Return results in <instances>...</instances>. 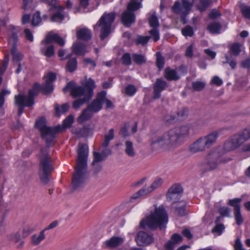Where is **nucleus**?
Instances as JSON below:
<instances>
[{
  "mask_svg": "<svg viewBox=\"0 0 250 250\" xmlns=\"http://www.w3.org/2000/svg\"><path fill=\"white\" fill-rule=\"evenodd\" d=\"M189 130L188 125L172 128L162 135L153 137L151 146L157 145L168 150H173L182 144L184 138L188 134Z\"/></svg>",
  "mask_w": 250,
  "mask_h": 250,
  "instance_id": "1",
  "label": "nucleus"
},
{
  "mask_svg": "<svg viewBox=\"0 0 250 250\" xmlns=\"http://www.w3.org/2000/svg\"><path fill=\"white\" fill-rule=\"evenodd\" d=\"M45 82L42 86L38 83H35L32 88L29 90L28 96L20 94L15 96V103L19 107V116H21L23 113L25 106L29 107L34 104V97L37 95L41 89L45 94L53 91L52 83L56 79V74L52 72L49 73L45 76Z\"/></svg>",
  "mask_w": 250,
  "mask_h": 250,
  "instance_id": "2",
  "label": "nucleus"
},
{
  "mask_svg": "<svg viewBox=\"0 0 250 250\" xmlns=\"http://www.w3.org/2000/svg\"><path fill=\"white\" fill-rule=\"evenodd\" d=\"M88 146L79 144L78 150L77 165L72 178V185L76 189L82 187L87 179V159Z\"/></svg>",
  "mask_w": 250,
  "mask_h": 250,
  "instance_id": "3",
  "label": "nucleus"
},
{
  "mask_svg": "<svg viewBox=\"0 0 250 250\" xmlns=\"http://www.w3.org/2000/svg\"><path fill=\"white\" fill-rule=\"evenodd\" d=\"M168 221V215L163 206L155 207L154 211L146 215L140 222V227L142 229L148 228L154 229L159 228L161 229L166 228Z\"/></svg>",
  "mask_w": 250,
  "mask_h": 250,
  "instance_id": "4",
  "label": "nucleus"
},
{
  "mask_svg": "<svg viewBox=\"0 0 250 250\" xmlns=\"http://www.w3.org/2000/svg\"><path fill=\"white\" fill-rule=\"evenodd\" d=\"M73 122L74 116L71 114L64 120L63 126L59 125L55 128H52L46 125L44 118L41 117L37 120L35 126L40 131L42 138L45 140L48 146H50L53 143L57 132L62 131L63 128L69 127Z\"/></svg>",
  "mask_w": 250,
  "mask_h": 250,
  "instance_id": "5",
  "label": "nucleus"
},
{
  "mask_svg": "<svg viewBox=\"0 0 250 250\" xmlns=\"http://www.w3.org/2000/svg\"><path fill=\"white\" fill-rule=\"evenodd\" d=\"M106 95V93L104 91L97 94L96 98L83 109L82 114L78 118L77 122L79 124H83L89 120L93 117L94 113L98 112L102 109Z\"/></svg>",
  "mask_w": 250,
  "mask_h": 250,
  "instance_id": "6",
  "label": "nucleus"
},
{
  "mask_svg": "<svg viewBox=\"0 0 250 250\" xmlns=\"http://www.w3.org/2000/svg\"><path fill=\"white\" fill-rule=\"evenodd\" d=\"M226 161L221 157L217 150H213L207 154L204 162L200 165V170L202 172L211 171L217 169L220 164Z\"/></svg>",
  "mask_w": 250,
  "mask_h": 250,
  "instance_id": "7",
  "label": "nucleus"
},
{
  "mask_svg": "<svg viewBox=\"0 0 250 250\" xmlns=\"http://www.w3.org/2000/svg\"><path fill=\"white\" fill-rule=\"evenodd\" d=\"M52 170L51 158L47 154V149L46 148H42L41 149L39 175L41 181L44 184L48 182L49 175Z\"/></svg>",
  "mask_w": 250,
  "mask_h": 250,
  "instance_id": "8",
  "label": "nucleus"
},
{
  "mask_svg": "<svg viewBox=\"0 0 250 250\" xmlns=\"http://www.w3.org/2000/svg\"><path fill=\"white\" fill-rule=\"evenodd\" d=\"M115 18V14L113 13H104L100 18L97 23L94 26L95 30L97 27H100V39L104 40L110 34L112 23Z\"/></svg>",
  "mask_w": 250,
  "mask_h": 250,
  "instance_id": "9",
  "label": "nucleus"
},
{
  "mask_svg": "<svg viewBox=\"0 0 250 250\" xmlns=\"http://www.w3.org/2000/svg\"><path fill=\"white\" fill-rule=\"evenodd\" d=\"M56 42L61 46L64 45L65 42L63 39L57 34L48 35L44 41H42L41 47L42 52L47 57H52L54 54V46L49 43Z\"/></svg>",
  "mask_w": 250,
  "mask_h": 250,
  "instance_id": "10",
  "label": "nucleus"
},
{
  "mask_svg": "<svg viewBox=\"0 0 250 250\" xmlns=\"http://www.w3.org/2000/svg\"><path fill=\"white\" fill-rule=\"evenodd\" d=\"M143 0H130L128 3L127 7V11H125L122 15V21L123 24L129 27L130 25L135 22V16L132 12L142 7V3Z\"/></svg>",
  "mask_w": 250,
  "mask_h": 250,
  "instance_id": "11",
  "label": "nucleus"
},
{
  "mask_svg": "<svg viewBox=\"0 0 250 250\" xmlns=\"http://www.w3.org/2000/svg\"><path fill=\"white\" fill-rule=\"evenodd\" d=\"M163 183V180L161 178H156L150 186L145 187L134 193L130 198L131 202H133L134 200L137 199L140 197L146 196L156 190L161 186Z\"/></svg>",
  "mask_w": 250,
  "mask_h": 250,
  "instance_id": "12",
  "label": "nucleus"
},
{
  "mask_svg": "<svg viewBox=\"0 0 250 250\" xmlns=\"http://www.w3.org/2000/svg\"><path fill=\"white\" fill-rule=\"evenodd\" d=\"M69 90L71 95L74 98H84L86 97L91 98L90 96L91 90L87 91L86 89L81 86H75L73 82H69L65 87L63 89L64 93Z\"/></svg>",
  "mask_w": 250,
  "mask_h": 250,
  "instance_id": "13",
  "label": "nucleus"
},
{
  "mask_svg": "<svg viewBox=\"0 0 250 250\" xmlns=\"http://www.w3.org/2000/svg\"><path fill=\"white\" fill-rule=\"evenodd\" d=\"M187 67L184 65L176 69L167 67L165 70V77L168 81H177L187 73Z\"/></svg>",
  "mask_w": 250,
  "mask_h": 250,
  "instance_id": "14",
  "label": "nucleus"
},
{
  "mask_svg": "<svg viewBox=\"0 0 250 250\" xmlns=\"http://www.w3.org/2000/svg\"><path fill=\"white\" fill-rule=\"evenodd\" d=\"M182 192L183 188L181 185L178 184L173 185L167 191L166 194L167 201L172 204L176 203L180 199Z\"/></svg>",
  "mask_w": 250,
  "mask_h": 250,
  "instance_id": "15",
  "label": "nucleus"
},
{
  "mask_svg": "<svg viewBox=\"0 0 250 250\" xmlns=\"http://www.w3.org/2000/svg\"><path fill=\"white\" fill-rule=\"evenodd\" d=\"M136 241L139 246H146L153 242V238L146 232L141 231L137 233Z\"/></svg>",
  "mask_w": 250,
  "mask_h": 250,
  "instance_id": "16",
  "label": "nucleus"
},
{
  "mask_svg": "<svg viewBox=\"0 0 250 250\" xmlns=\"http://www.w3.org/2000/svg\"><path fill=\"white\" fill-rule=\"evenodd\" d=\"M167 87V83L162 79H158L154 84L153 99H159L161 92Z\"/></svg>",
  "mask_w": 250,
  "mask_h": 250,
  "instance_id": "17",
  "label": "nucleus"
},
{
  "mask_svg": "<svg viewBox=\"0 0 250 250\" xmlns=\"http://www.w3.org/2000/svg\"><path fill=\"white\" fill-rule=\"evenodd\" d=\"M63 9L64 7L60 5L52 7L49 10L54 11L55 13L51 17V21L62 23L64 19V16L62 13Z\"/></svg>",
  "mask_w": 250,
  "mask_h": 250,
  "instance_id": "18",
  "label": "nucleus"
},
{
  "mask_svg": "<svg viewBox=\"0 0 250 250\" xmlns=\"http://www.w3.org/2000/svg\"><path fill=\"white\" fill-rule=\"evenodd\" d=\"M233 135L241 146L250 139V127L245 128Z\"/></svg>",
  "mask_w": 250,
  "mask_h": 250,
  "instance_id": "19",
  "label": "nucleus"
},
{
  "mask_svg": "<svg viewBox=\"0 0 250 250\" xmlns=\"http://www.w3.org/2000/svg\"><path fill=\"white\" fill-rule=\"evenodd\" d=\"M189 150L191 152L196 153L200 151H203L207 148L204 140L200 138L197 140L189 146Z\"/></svg>",
  "mask_w": 250,
  "mask_h": 250,
  "instance_id": "20",
  "label": "nucleus"
},
{
  "mask_svg": "<svg viewBox=\"0 0 250 250\" xmlns=\"http://www.w3.org/2000/svg\"><path fill=\"white\" fill-rule=\"evenodd\" d=\"M124 238L121 237L113 236L104 242L106 247L114 248L122 245L124 242Z\"/></svg>",
  "mask_w": 250,
  "mask_h": 250,
  "instance_id": "21",
  "label": "nucleus"
},
{
  "mask_svg": "<svg viewBox=\"0 0 250 250\" xmlns=\"http://www.w3.org/2000/svg\"><path fill=\"white\" fill-rule=\"evenodd\" d=\"M218 136L219 134L218 131H214L204 136V137H202L204 140L207 148H209L216 142Z\"/></svg>",
  "mask_w": 250,
  "mask_h": 250,
  "instance_id": "22",
  "label": "nucleus"
},
{
  "mask_svg": "<svg viewBox=\"0 0 250 250\" xmlns=\"http://www.w3.org/2000/svg\"><path fill=\"white\" fill-rule=\"evenodd\" d=\"M234 135L231 136L224 145V149L226 151H232L241 146Z\"/></svg>",
  "mask_w": 250,
  "mask_h": 250,
  "instance_id": "23",
  "label": "nucleus"
},
{
  "mask_svg": "<svg viewBox=\"0 0 250 250\" xmlns=\"http://www.w3.org/2000/svg\"><path fill=\"white\" fill-rule=\"evenodd\" d=\"M72 51L77 55H83L88 52L86 50V46L80 42H76L73 44Z\"/></svg>",
  "mask_w": 250,
  "mask_h": 250,
  "instance_id": "24",
  "label": "nucleus"
},
{
  "mask_svg": "<svg viewBox=\"0 0 250 250\" xmlns=\"http://www.w3.org/2000/svg\"><path fill=\"white\" fill-rule=\"evenodd\" d=\"M182 240V236L178 234H174L171 236V240L169 241L165 245V248L168 250H173L176 244H177Z\"/></svg>",
  "mask_w": 250,
  "mask_h": 250,
  "instance_id": "25",
  "label": "nucleus"
},
{
  "mask_svg": "<svg viewBox=\"0 0 250 250\" xmlns=\"http://www.w3.org/2000/svg\"><path fill=\"white\" fill-rule=\"evenodd\" d=\"M77 36L78 39L88 41L91 38V32L87 28H82L77 31Z\"/></svg>",
  "mask_w": 250,
  "mask_h": 250,
  "instance_id": "26",
  "label": "nucleus"
},
{
  "mask_svg": "<svg viewBox=\"0 0 250 250\" xmlns=\"http://www.w3.org/2000/svg\"><path fill=\"white\" fill-rule=\"evenodd\" d=\"M74 132L79 137H88L92 135L93 129L88 126H85L82 128L76 129Z\"/></svg>",
  "mask_w": 250,
  "mask_h": 250,
  "instance_id": "27",
  "label": "nucleus"
},
{
  "mask_svg": "<svg viewBox=\"0 0 250 250\" xmlns=\"http://www.w3.org/2000/svg\"><path fill=\"white\" fill-rule=\"evenodd\" d=\"M124 151L128 157H134L136 155L133 144L131 141H126L125 143Z\"/></svg>",
  "mask_w": 250,
  "mask_h": 250,
  "instance_id": "28",
  "label": "nucleus"
},
{
  "mask_svg": "<svg viewBox=\"0 0 250 250\" xmlns=\"http://www.w3.org/2000/svg\"><path fill=\"white\" fill-rule=\"evenodd\" d=\"M45 238L44 230H42L40 233L33 234L31 237V242L32 245L37 246Z\"/></svg>",
  "mask_w": 250,
  "mask_h": 250,
  "instance_id": "29",
  "label": "nucleus"
},
{
  "mask_svg": "<svg viewBox=\"0 0 250 250\" xmlns=\"http://www.w3.org/2000/svg\"><path fill=\"white\" fill-rule=\"evenodd\" d=\"M10 93V91L6 89H3L0 93V118L4 114V109L2 107L5 101L4 96Z\"/></svg>",
  "mask_w": 250,
  "mask_h": 250,
  "instance_id": "30",
  "label": "nucleus"
},
{
  "mask_svg": "<svg viewBox=\"0 0 250 250\" xmlns=\"http://www.w3.org/2000/svg\"><path fill=\"white\" fill-rule=\"evenodd\" d=\"M242 201V198H235L228 200V204L233 208V211L241 209L240 203Z\"/></svg>",
  "mask_w": 250,
  "mask_h": 250,
  "instance_id": "31",
  "label": "nucleus"
},
{
  "mask_svg": "<svg viewBox=\"0 0 250 250\" xmlns=\"http://www.w3.org/2000/svg\"><path fill=\"white\" fill-rule=\"evenodd\" d=\"M186 202L184 201L179 202L176 207L175 211L179 216H183L187 214L185 207Z\"/></svg>",
  "mask_w": 250,
  "mask_h": 250,
  "instance_id": "32",
  "label": "nucleus"
},
{
  "mask_svg": "<svg viewBox=\"0 0 250 250\" xmlns=\"http://www.w3.org/2000/svg\"><path fill=\"white\" fill-rule=\"evenodd\" d=\"M221 28V25L219 22H213L208 25L207 28L210 33L215 34L219 33Z\"/></svg>",
  "mask_w": 250,
  "mask_h": 250,
  "instance_id": "33",
  "label": "nucleus"
},
{
  "mask_svg": "<svg viewBox=\"0 0 250 250\" xmlns=\"http://www.w3.org/2000/svg\"><path fill=\"white\" fill-rule=\"evenodd\" d=\"M77 66V61L76 59H69L66 66V70L70 72H73Z\"/></svg>",
  "mask_w": 250,
  "mask_h": 250,
  "instance_id": "34",
  "label": "nucleus"
},
{
  "mask_svg": "<svg viewBox=\"0 0 250 250\" xmlns=\"http://www.w3.org/2000/svg\"><path fill=\"white\" fill-rule=\"evenodd\" d=\"M91 98L86 97L84 98H79L73 102L72 106L74 109L79 108L83 104L89 100Z\"/></svg>",
  "mask_w": 250,
  "mask_h": 250,
  "instance_id": "35",
  "label": "nucleus"
},
{
  "mask_svg": "<svg viewBox=\"0 0 250 250\" xmlns=\"http://www.w3.org/2000/svg\"><path fill=\"white\" fill-rule=\"evenodd\" d=\"M188 115V109L186 108H181L178 109L176 113L178 120H183L186 119Z\"/></svg>",
  "mask_w": 250,
  "mask_h": 250,
  "instance_id": "36",
  "label": "nucleus"
},
{
  "mask_svg": "<svg viewBox=\"0 0 250 250\" xmlns=\"http://www.w3.org/2000/svg\"><path fill=\"white\" fill-rule=\"evenodd\" d=\"M11 53L13 55V61L14 62H19L22 59V55L20 53L17 52L16 47L15 45L12 46Z\"/></svg>",
  "mask_w": 250,
  "mask_h": 250,
  "instance_id": "37",
  "label": "nucleus"
},
{
  "mask_svg": "<svg viewBox=\"0 0 250 250\" xmlns=\"http://www.w3.org/2000/svg\"><path fill=\"white\" fill-rule=\"evenodd\" d=\"M182 35L186 38L191 37L194 35L193 28L189 25H187L181 30Z\"/></svg>",
  "mask_w": 250,
  "mask_h": 250,
  "instance_id": "38",
  "label": "nucleus"
},
{
  "mask_svg": "<svg viewBox=\"0 0 250 250\" xmlns=\"http://www.w3.org/2000/svg\"><path fill=\"white\" fill-rule=\"evenodd\" d=\"M218 212L223 217H230V208L227 206H222L218 209Z\"/></svg>",
  "mask_w": 250,
  "mask_h": 250,
  "instance_id": "39",
  "label": "nucleus"
},
{
  "mask_svg": "<svg viewBox=\"0 0 250 250\" xmlns=\"http://www.w3.org/2000/svg\"><path fill=\"white\" fill-rule=\"evenodd\" d=\"M211 3V0H200L197 8L201 12L206 10Z\"/></svg>",
  "mask_w": 250,
  "mask_h": 250,
  "instance_id": "40",
  "label": "nucleus"
},
{
  "mask_svg": "<svg viewBox=\"0 0 250 250\" xmlns=\"http://www.w3.org/2000/svg\"><path fill=\"white\" fill-rule=\"evenodd\" d=\"M192 6V3L187 0H182L183 14L186 15L188 14Z\"/></svg>",
  "mask_w": 250,
  "mask_h": 250,
  "instance_id": "41",
  "label": "nucleus"
},
{
  "mask_svg": "<svg viewBox=\"0 0 250 250\" xmlns=\"http://www.w3.org/2000/svg\"><path fill=\"white\" fill-rule=\"evenodd\" d=\"M84 86L87 91L91 90L90 96L92 97L93 89L95 87V82L92 79L89 78L85 82Z\"/></svg>",
  "mask_w": 250,
  "mask_h": 250,
  "instance_id": "42",
  "label": "nucleus"
},
{
  "mask_svg": "<svg viewBox=\"0 0 250 250\" xmlns=\"http://www.w3.org/2000/svg\"><path fill=\"white\" fill-rule=\"evenodd\" d=\"M132 59L137 64L140 65L145 63L146 62V59L144 55L137 54L132 55Z\"/></svg>",
  "mask_w": 250,
  "mask_h": 250,
  "instance_id": "43",
  "label": "nucleus"
},
{
  "mask_svg": "<svg viewBox=\"0 0 250 250\" xmlns=\"http://www.w3.org/2000/svg\"><path fill=\"white\" fill-rule=\"evenodd\" d=\"M69 108V105L68 104H65L61 106L56 105L55 107L56 114L59 116L61 114L64 113L68 110Z\"/></svg>",
  "mask_w": 250,
  "mask_h": 250,
  "instance_id": "44",
  "label": "nucleus"
},
{
  "mask_svg": "<svg viewBox=\"0 0 250 250\" xmlns=\"http://www.w3.org/2000/svg\"><path fill=\"white\" fill-rule=\"evenodd\" d=\"M137 88L132 84H128L125 89V93L129 96H133L137 92Z\"/></svg>",
  "mask_w": 250,
  "mask_h": 250,
  "instance_id": "45",
  "label": "nucleus"
},
{
  "mask_svg": "<svg viewBox=\"0 0 250 250\" xmlns=\"http://www.w3.org/2000/svg\"><path fill=\"white\" fill-rule=\"evenodd\" d=\"M240 46V44L238 42L233 44L230 47V54L234 56H238L241 51Z\"/></svg>",
  "mask_w": 250,
  "mask_h": 250,
  "instance_id": "46",
  "label": "nucleus"
},
{
  "mask_svg": "<svg viewBox=\"0 0 250 250\" xmlns=\"http://www.w3.org/2000/svg\"><path fill=\"white\" fill-rule=\"evenodd\" d=\"M234 217L236 223L240 226L243 223V218L241 213V209L233 211Z\"/></svg>",
  "mask_w": 250,
  "mask_h": 250,
  "instance_id": "47",
  "label": "nucleus"
},
{
  "mask_svg": "<svg viewBox=\"0 0 250 250\" xmlns=\"http://www.w3.org/2000/svg\"><path fill=\"white\" fill-rule=\"evenodd\" d=\"M150 37L149 36H138L135 40L136 43L138 45H146L149 41Z\"/></svg>",
  "mask_w": 250,
  "mask_h": 250,
  "instance_id": "48",
  "label": "nucleus"
},
{
  "mask_svg": "<svg viewBox=\"0 0 250 250\" xmlns=\"http://www.w3.org/2000/svg\"><path fill=\"white\" fill-rule=\"evenodd\" d=\"M156 64L157 67L161 70L164 66L165 62L164 58L159 52L156 53Z\"/></svg>",
  "mask_w": 250,
  "mask_h": 250,
  "instance_id": "49",
  "label": "nucleus"
},
{
  "mask_svg": "<svg viewBox=\"0 0 250 250\" xmlns=\"http://www.w3.org/2000/svg\"><path fill=\"white\" fill-rule=\"evenodd\" d=\"M149 23L152 28H158L159 25L158 18L154 14H152L149 17Z\"/></svg>",
  "mask_w": 250,
  "mask_h": 250,
  "instance_id": "50",
  "label": "nucleus"
},
{
  "mask_svg": "<svg viewBox=\"0 0 250 250\" xmlns=\"http://www.w3.org/2000/svg\"><path fill=\"white\" fill-rule=\"evenodd\" d=\"M9 61V55H6L5 56L4 60L2 62V65L0 67V75H2L5 72Z\"/></svg>",
  "mask_w": 250,
  "mask_h": 250,
  "instance_id": "51",
  "label": "nucleus"
},
{
  "mask_svg": "<svg viewBox=\"0 0 250 250\" xmlns=\"http://www.w3.org/2000/svg\"><path fill=\"white\" fill-rule=\"evenodd\" d=\"M34 230L35 228H32L29 225L24 226L22 230V236L23 237H26Z\"/></svg>",
  "mask_w": 250,
  "mask_h": 250,
  "instance_id": "52",
  "label": "nucleus"
},
{
  "mask_svg": "<svg viewBox=\"0 0 250 250\" xmlns=\"http://www.w3.org/2000/svg\"><path fill=\"white\" fill-rule=\"evenodd\" d=\"M41 18L40 16V13L39 11L36 12L33 16L32 20V24L34 26L39 25L41 22Z\"/></svg>",
  "mask_w": 250,
  "mask_h": 250,
  "instance_id": "53",
  "label": "nucleus"
},
{
  "mask_svg": "<svg viewBox=\"0 0 250 250\" xmlns=\"http://www.w3.org/2000/svg\"><path fill=\"white\" fill-rule=\"evenodd\" d=\"M151 35L150 38H152L154 42L158 41L160 39L159 30L157 28H153L152 29L149 31Z\"/></svg>",
  "mask_w": 250,
  "mask_h": 250,
  "instance_id": "54",
  "label": "nucleus"
},
{
  "mask_svg": "<svg viewBox=\"0 0 250 250\" xmlns=\"http://www.w3.org/2000/svg\"><path fill=\"white\" fill-rule=\"evenodd\" d=\"M94 160L92 162V166H95L97 162L100 163L105 159V158L102 155L101 153L94 152Z\"/></svg>",
  "mask_w": 250,
  "mask_h": 250,
  "instance_id": "55",
  "label": "nucleus"
},
{
  "mask_svg": "<svg viewBox=\"0 0 250 250\" xmlns=\"http://www.w3.org/2000/svg\"><path fill=\"white\" fill-rule=\"evenodd\" d=\"M192 87L195 91H201L205 87V83L203 82L196 81L192 83Z\"/></svg>",
  "mask_w": 250,
  "mask_h": 250,
  "instance_id": "56",
  "label": "nucleus"
},
{
  "mask_svg": "<svg viewBox=\"0 0 250 250\" xmlns=\"http://www.w3.org/2000/svg\"><path fill=\"white\" fill-rule=\"evenodd\" d=\"M123 64L125 65H130L131 64V58L129 53H125L121 59Z\"/></svg>",
  "mask_w": 250,
  "mask_h": 250,
  "instance_id": "57",
  "label": "nucleus"
},
{
  "mask_svg": "<svg viewBox=\"0 0 250 250\" xmlns=\"http://www.w3.org/2000/svg\"><path fill=\"white\" fill-rule=\"evenodd\" d=\"M241 11L243 15L247 19H250V6L242 5Z\"/></svg>",
  "mask_w": 250,
  "mask_h": 250,
  "instance_id": "58",
  "label": "nucleus"
},
{
  "mask_svg": "<svg viewBox=\"0 0 250 250\" xmlns=\"http://www.w3.org/2000/svg\"><path fill=\"white\" fill-rule=\"evenodd\" d=\"M178 120L176 115L173 114H168L165 118V122L167 124H171Z\"/></svg>",
  "mask_w": 250,
  "mask_h": 250,
  "instance_id": "59",
  "label": "nucleus"
},
{
  "mask_svg": "<svg viewBox=\"0 0 250 250\" xmlns=\"http://www.w3.org/2000/svg\"><path fill=\"white\" fill-rule=\"evenodd\" d=\"M173 12L177 14H182L183 12V7L179 2L176 1L172 7Z\"/></svg>",
  "mask_w": 250,
  "mask_h": 250,
  "instance_id": "60",
  "label": "nucleus"
},
{
  "mask_svg": "<svg viewBox=\"0 0 250 250\" xmlns=\"http://www.w3.org/2000/svg\"><path fill=\"white\" fill-rule=\"evenodd\" d=\"M225 229V226L223 224H217L212 229V232L221 235Z\"/></svg>",
  "mask_w": 250,
  "mask_h": 250,
  "instance_id": "61",
  "label": "nucleus"
},
{
  "mask_svg": "<svg viewBox=\"0 0 250 250\" xmlns=\"http://www.w3.org/2000/svg\"><path fill=\"white\" fill-rule=\"evenodd\" d=\"M18 36L17 34L15 33H13L9 37V43L12 44V46H13L14 45L16 46V43L18 41Z\"/></svg>",
  "mask_w": 250,
  "mask_h": 250,
  "instance_id": "62",
  "label": "nucleus"
},
{
  "mask_svg": "<svg viewBox=\"0 0 250 250\" xmlns=\"http://www.w3.org/2000/svg\"><path fill=\"white\" fill-rule=\"evenodd\" d=\"M9 239L17 243L21 240V235L19 232L12 233L9 236Z\"/></svg>",
  "mask_w": 250,
  "mask_h": 250,
  "instance_id": "63",
  "label": "nucleus"
},
{
  "mask_svg": "<svg viewBox=\"0 0 250 250\" xmlns=\"http://www.w3.org/2000/svg\"><path fill=\"white\" fill-rule=\"evenodd\" d=\"M234 248L235 250H245L243 248L242 244L240 241V239L239 238L236 239L234 245Z\"/></svg>",
  "mask_w": 250,
  "mask_h": 250,
  "instance_id": "64",
  "label": "nucleus"
}]
</instances>
